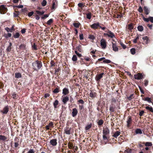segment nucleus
Instances as JSON below:
<instances>
[{
    "mask_svg": "<svg viewBox=\"0 0 153 153\" xmlns=\"http://www.w3.org/2000/svg\"><path fill=\"white\" fill-rule=\"evenodd\" d=\"M109 132V130L107 128H104L103 130V139L105 142L108 140V135Z\"/></svg>",
    "mask_w": 153,
    "mask_h": 153,
    "instance_id": "obj_1",
    "label": "nucleus"
},
{
    "mask_svg": "<svg viewBox=\"0 0 153 153\" xmlns=\"http://www.w3.org/2000/svg\"><path fill=\"white\" fill-rule=\"evenodd\" d=\"M32 66L33 68L36 70L40 69L42 66L41 62L37 60L33 63Z\"/></svg>",
    "mask_w": 153,
    "mask_h": 153,
    "instance_id": "obj_2",
    "label": "nucleus"
},
{
    "mask_svg": "<svg viewBox=\"0 0 153 153\" xmlns=\"http://www.w3.org/2000/svg\"><path fill=\"white\" fill-rule=\"evenodd\" d=\"M104 35L105 36H108L111 38H113L115 37L114 34L112 32L109 30H108L107 33H104Z\"/></svg>",
    "mask_w": 153,
    "mask_h": 153,
    "instance_id": "obj_3",
    "label": "nucleus"
},
{
    "mask_svg": "<svg viewBox=\"0 0 153 153\" xmlns=\"http://www.w3.org/2000/svg\"><path fill=\"white\" fill-rule=\"evenodd\" d=\"M100 45L102 49H105L106 46V42L105 39H102L100 41Z\"/></svg>",
    "mask_w": 153,
    "mask_h": 153,
    "instance_id": "obj_4",
    "label": "nucleus"
},
{
    "mask_svg": "<svg viewBox=\"0 0 153 153\" xmlns=\"http://www.w3.org/2000/svg\"><path fill=\"white\" fill-rule=\"evenodd\" d=\"M9 107L8 106H5L1 111L3 114H6L9 111Z\"/></svg>",
    "mask_w": 153,
    "mask_h": 153,
    "instance_id": "obj_5",
    "label": "nucleus"
},
{
    "mask_svg": "<svg viewBox=\"0 0 153 153\" xmlns=\"http://www.w3.org/2000/svg\"><path fill=\"white\" fill-rule=\"evenodd\" d=\"M134 78L135 79H140L143 78V75L141 74L138 73L137 74H135L134 76Z\"/></svg>",
    "mask_w": 153,
    "mask_h": 153,
    "instance_id": "obj_6",
    "label": "nucleus"
},
{
    "mask_svg": "<svg viewBox=\"0 0 153 153\" xmlns=\"http://www.w3.org/2000/svg\"><path fill=\"white\" fill-rule=\"evenodd\" d=\"M62 97H63L62 102L64 104H65L69 100V98L68 96H65L64 97L62 96Z\"/></svg>",
    "mask_w": 153,
    "mask_h": 153,
    "instance_id": "obj_7",
    "label": "nucleus"
},
{
    "mask_svg": "<svg viewBox=\"0 0 153 153\" xmlns=\"http://www.w3.org/2000/svg\"><path fill=\"white\" fill-rule=\"evenodd\" d=\"M100 26V23L99 22L94 23L91 25V27L94 29H96Z\"/></svg>",
    "mask_w": 153,
    "mask_h": 153,
    "instance_id": "obj_8",
    "label": "nucleus"
},
{
    "mask_svg": "<svg viewBox=\"0 0 153 153\" xmlns=\"http://www.w3.org/2000/svg\"><path fill=\"white\" fill-rule=\"evenodd\" d=\"M50 143L51 145L53 146H56L57 144V140L53 139L51 140L50 141Z\"/></svg>",
    "mask_w": 153,
    "mask_h": 153,
    "instance_id": "obj_9",
    "label": "nucleus"
},
{
    "mask_svg": "<svg viewBox=\"0 0 153 153\" xmlns=\"http://www.w3.org/2000/svg\"><path fill=\"white\" fill-rule=\"evenodd\" d=\"M71 128L66 127L64 128L65 133L67 134H71Z\"/></svg>",
    "mask_w": 153,
    "mask_h": 153,
    "instance_id": "obj_10",
    "label": "nucleus"
},
{
    "mask_svg": "<svg viewBox=\"0 0 153 153\" xmlns=\"http://www.w3.org/2000/svg\"><path fill=\"white\" fill-rule=\"evenodd\" d=\"M19 139L17 137L15 139V142L14 143V146L16 148L18 147L19 145Z\"/></svg>",
    "mask_w": 153,
    "mask_h": 153,
    "instance_id": "obj_11",
    "label": "nucleus"
},
{
    "mask_svg": "<svg viewBox=\"0 0 153 153\" xmlns=\"http://www.w3.org/2000/svg\"><path fill=\"white\" fill-rule=\"evenodd\" d=\"M78 113V111L76 108H74L73 109L72 112V116L74 117L76 116Z\"/></svg>",
    "mask_w": 153,
    "mask_h": 153,
    "instance_id": "obj_12",
    "label": "nucleus"
},
{
    "mask_svg": "<svg viewBox=\"0 0 153 153\" xmlns=\"http://www.w3.org/2000/svg\"><path fill=\"white\" fill-rule=\"evenodd\" d=\"M112 44L113 50L115 51H118V48L115 43H114L113 42L112 43Z\"/></svg>",
    "mask_w": 153,
    "mask_h": 153,
    "instance_id": "obj_13",
    "label": "nucleus"
},
{
    "mask_svg": "<svg viewBox=\"0 0 153 153\" xmlns=\"http://www.w3.org/2000/svg\"><path fill=\"white\" fill-rule=\"evenodd\" d=\"M69 93V91L68 89L65 88L62 90V94L64 95H66Z\"/></svg>",
    "mask_w": 153,
    "mask_h": 153,
    "instance_id": "obj_14",
    "label": "nucleus"
},
{
    "mask_svg": "<svg viewBox=\"0 0 153 153\" xmlns=\"http://www.w3.org/2000/svg\"><path fill=\"white\" fill-rule=\"evenodd\" d=\"M104 75V73H102L97 76H96V77L95 79L96 80L98 81L103 76V75Z\"/></svg>",
    "mask_w": 153,
    "mask_h": 153,
    "instance_id": "obj_15",
    "label": "nucleus"
},
{
    "mask_svg": "<svg viewBox=\"0 0 153 153\" xmlns=\"http://www.w3.org/2000/svg\"><path fill=\"white\" fill-rule=\"evenodd\" d=\"M144 40V43L147 44L149 42V39L147 36H145L142 38Z\"/></svg>",
    "mask_w": 153,
    "mask_h": 153,
    "instance_id": "obj_16",
    "label": "nucleus"
},
{
    "mask_svg": "<svg viewBox=\"0 0 153 153\" xmlns=\"http://www.w3.org/2000/svg\"><path fill=\"white\" fill-rule=\"evenodd\" d=\"M5 29L7 31V32H12L14 30V25H13L12 27L11 28H9L7 27Z\"/></svg>",
    "mask_w": 153,
    "mask_h": 153,
    "instance_id": "obj_17",
    "label": "nucleus"
},
{
    "mask_svg": "<svg viewBox=\"0 0 153 153\" xmlns=\"http://www.w3.org/2000/svg\"><path fill=\"white\" fill-rule=\"evenodd\" d=\"M89 96L91 98L95 97L96 96V93L94 92L91 91L89 94Z\"/></svg>",
    "mask_w": 153,
    "mask_h": 153,
    "instance_id": "obj_18",
    "label": "nucleus"
},
{
    "mask_svg": "<svg viewBox=\"0 0 153 153\" xmlns=\"http://www.w3.org/2000/svg\"><path fill=\"white\" fill-rule=\"evenodd\" d=\"M131 119L130 117H128V119L127 121V126L128 127H129L130 126V124H131Z\"/></svg>",
    "mask_w": 153,
    "mask_h": 153,
    "instance_id": "obj_19",
    "label": "nucleus"
},
{
    "mask_svg": "<svg viewBox=\"0 0 153 153\" xmlns=\"http://www.w3.org/2000/svg\"><path fill=\"white\" fill-rule=\"evenodd\" d=\"M115 105H112L110 106L109 110L113 112L115 110Z\"/></svg>",
    "mask_w": 153,
    "mask_h": 153,
    "instance_id": "obj_20",
    "label": "nucleus"
},
{
    "mask_svg": "<svg viewBox=\"0 0 153 153\" xmlns=\"http://www.w3.org/2000/svg\"><path fill=\"white\" fill-rule=\"evenodd\" d=\"M86 18L87 19H91L92 16L91 13V12H89L86 14Z\"/></svg>",
    "mask_w": 153,
    "mask_h": 153,
    "instance_id": "obj_21",
    "label": "nucleus"
},
{
    "mask_svg": "<svg viewBox=\"0 0 153 153\" xmlns=\"http://www.w3.org/2000/svg\"><path fill=\"white\" fill-rule=\"evenodd\" d=\"M120 134V131H116L113 135V136L115 138H117Z\"/></svg>",
    "mask_w": 153,
    "mask_h": 153,
    "instance_id": "obj_22",
    "label": "nucleus"
},
{
    "mask_svg": "<svg viewBox=\"0 0 153 153\" xmlns=\"http://www.w3.org/2000/svg\"><path fill=\"white\" fill-rule=\"evenodd\" d=\"M144 10L146 15H148L149 13V11L148 8L146 6H144Z\"/></svg>",
    "mask_w": 153,
    "mask_h": 153,
    "instance_id": "obj_23",
    "label": "nucleus"
},
{
    "mask_svg": "<svg viewBox=\"0 0 153 153\" xmlns=\"http://www.w3.org/2000/svg\"><path fill=\"white\" fill-rule=\"evenodd\" d=\"M36 13L37 14H38L40 16L42 15L45 13L44 11H38V10H36Z\"/></svg>",
    "mask_w": 153,
    "mask_h": 153,
    "instance_id": "obj_24",
    "label": "nucleus"
},
{
    "mask_svg": "<svg viewBox=\"0 0 153 153\" xmlns=\"http://www.w3.org/2000/svg\"><path fill=\"white\" fill-rule=\"evenodd\" d=\"M135 133L136 134H142V132L141 130L140 129H137L135 130Z\"/></svg>",
    "mask_w": 153,
    "mask_h": 153,
    "instance_id": "obj_25",
    "label": "nucleus"
},
{
    "mask_svg": "<svg viewBox=\"0 0 153 153\" xmlns=\"http://www.w3.org/2000/svg\"><path fill=\"white\" fill-rule=\"evenodd\" d=\"M7 9V8L3 5H1L0 6V10H2V11H5Z\"/></svg>",
    "mask_w": 153,
    "mask_h": 153,
    "instance_id": "obj_26",
    "label": "nucleus"
},
{
    "mask_svg": "<svg viewBox=\"0 0 153 153\" xmlns=\"http://www.w3.org/2000/svg\"><path fill=\"white\" fill-rule=\"evenodd\" d=\"M76 49L78 50V51L79 52H81L82 51V46L80 45H78L76 47Z\"/></svg>",
    "mask_w": 153,
    "mask_h": 153,
    "instance_id": "obj_27",
    "label": "nucleus"
},
{
    "mask_svg": "<svg viewBox=\"0 0 153 153\" xmlns=\"http://www.w3.org/2000/svg\"><path fill=\"white\" fill-rule=\"evenodd\" d=\"M73 25L76 28H78L79 27L80 24L79 22L74 23L73 24Z\"/></svg>",
    "mask_w": 153,
    "mask_h": 153,
    "instance_id": "obj_28",
    "label": "nucleus"
},
{
    "mask_svg": "<svg viewBox=\"0 0 153 153\" xmlns=\"http://www.w3.org/2000/svg\"><path fill=\"white\" fill-rule=\"evenodd\" d=\"M7 138L5 136L0 135V140L4 141L6 140Z\"/></svg>",
    "mask_w": 153,
    "mask_h": 153,
    "instance_id": "obj_29",
    "label": "nucleus"
},
{
    "mask_svg": "<svg viewBox=\"0 0 153 153\" xmlns=\"http://www.w3.org/2000/svg\"><path fill=\"white\" fill-rule=\"evenodd\" d=\"M58 101L57 100H55L53 103V106L55 108H57V105H58Z\"/></svg>",
    "mask_w": 153,
    "mask_h": 153,
    "instance_id": "obj_30",
    "label": "nucleus"
},
{
    "mask_svg": "<svg viewBox=\"0 0 153 153\" xmlns=\"http://www.w3.org/2000/svg\"><path fill=\"white\" fill-rule=\"evenodd\" d=\"M68 146L69 148L70 149H72L74 148L73 143H68Z\"/></svg>",
    "mask_w": 153,
    "mask_h": 153,
    "instance_id": "obj_31",
    "label": "nucleus"
},
{
    "mask_svg": "<svg viewBox=\"0 0 153 153\" xmlns=\"http://www.w3.org/2000/svg\"><path fill=\"white\" fill-rule=\"evenodd\" d=\"M146 109L147 110H149L152 112H153V109L152 107H150L149 106H146Z\"/></svg>",
    "mask_w": 153,
    "mask_h": 153,
    "instance_id": "obj_32",
    "label": "nucleus"
},
{
    "mask_svg": "<svg viewBox=\"0 0 153 153\" xmlns=\"http://www.w3.org/2000/svg\"><path fill=\"white\" fill-rule=\"evenodd\" d=\"M103 63H111V60L107 59H104V60H103Z\"/></svg>",
    "mask_w": 153,
    "mask_h": 153,
    "instance_id": "obj_33",
    "label": "nucleus"
},
{
    "mask_svg": "<svg viewBox=\"0 0 153 153\" xmlns=\"http://www.w3.org/2000/svg\"><path fill=\"white\" fill-rule=\"evenodd\" d=\"M21 75L20 73H18L15 74V77L16 78H19L21 77Z\"/></svg>",
    "mask_w": 153,
    "mask_h": 153,
    "instance_id": "obj_34",
    "label": "nucleus"
},
{
    "mask_svg": "<svg viewBox=\"0 0 153 153\" xmlns=\"http://www.w3.org/2000/svg\"><path fill=\"white\" fill-rule=\"evenodd\" d=\"M144 101H147L149 103L152 102V101L151 100V98L149 97H146L144 99Z\"/></svg>",
    "mask_w": 153,
    "mask_h": 153,
    "instance_id": "obj_35",
    "label": "nucleus"
},
{
    "mask_svg": "<svg viewBox=\"0 0 153 153\" xmlns=\"http://www.w3.org/2000/svg\"><path fill=\"white\" fill-rule=\"evenodd\" d=\"M116 100L114 98H113L111 100V103L112 105H114V104L116 103Z\"/></svg>",
    "mask_w": 153,
    "mask_h": 153,
    "instance_id": "obj_36",
    "label": "nucleus"
},
{
    "mask_svg": "<svg viewBox=\"0 0 153 153\" xmlns=\"http://www.w3.org/2000/svg\"><path fill=\"white\" fill-rule=\"evenodd\" d=\"M137 29L139 31H142L143 30V28L142 26H139L137 27Z\"/></svg>",
    "mask_w": 153,
    "mask_h": 153,
    "instance_id": "obj_37",
    "label": "nucleus"
},
{
    "mask_svg": "<svg viewBox=\"0 0 153 153\" xmlns=\"http://www.w3.org/2000/svg\"><path fill=\"white\" fill-rule=\"evenodd\" d=\"M152 143L150 142H146L145 144V145L146 146H152Z\"/></svg>",
    "mask_w": 153,
    "mask_h": 153,
    "instance_id": "obj_38",
    "label": "nucleus"
},
{
    "mask_svg": "<svg viewBox=\"0 0 153 153\" xmlns=\"http://www.w3.org/2000/svg\"><path fill=\"white\" fill-rule=\"evenodd\" d=\"M53 22V19H50L47 22V25H50Z\"/></svg>",
    "mask_w": 153,
    "mask_h": 153,
    "instance_id": "obj_39",
    "label": "nucleus"
},
{
    "mask_svg": "<svg viewBox=\"0 0 153 153\" xmlns=\"http://www.w3.org/2000/svg\"><path fill=\"white\" fill-rule=\"evenodd\" d=\"M130 51L131 52V53L133 54L134 55L135 53V50L134 48H132L131 49Z\"/></svg>",
    "mask_w": 153,
    "mask_h": 153,
    "instance_id": "obj_40",
    "label": "nucleus"
},
{
    "mask_svg": "<svg viewBox=\"0 0 153 153\" xmlns=\"http://www.w3.org/2000/svg\"><path fill=\"white\" fill-rule=\"evenodd\" d=\"M20 36V34L19 33H16L15 35H14L13 37L15 38H18Z\"/></svg>",
    "mask_w": 153,
    "mask_h": 153,
    "instance_id": "obj_41",
    "label": "nucleus"
},
{
    "mask_svg": "<svg viewBox=\"0 0 153 153\" xmlns=\"http://www.w3.org/2000/svg\"><path fill=\"white\" fill-rule=\"evenodd\" d=\"M47 1L45 0H43L41 3L42 5L43 6H45L46 5Z\"/></svg>",
    "mask_w": 153,
    "mask_h": 153,
    "instance_id": "obj_42",
    "label": "nucleus"
},
{
    "mask_svg": "<svg viewBox=\"0 0 153 153\" xmlns=\"http://www.w3.org/2000/svg\"><path fill=\"white\" fill-rule=\"evenodd\" d=\"M72 60L74 61H76L77 60V57L76 55H74L72 58Z\"/></svg>",
    "mask_w": 153,
    "mask_h": 153,
    "instance_id": "obj_43",
    "label": "nucleus"
},
{
    "mask_svg": "<svg viewBox=\"0 0 153 153\" xmlns=\"http://www.w3.org/2000/svg\"><path fill=\"white\" fill-rule=\"evenodd\" d=\"M91 124H90L87 126L85 128L86 130H88L91 127Z\"/></svg>",
    "mask_w": 153,
    "mask_h": 153,
    "instance_id": "obj_44",
    "label": "nucleus"
},
{
    "mask_svg": "<svg viewBox=\"0 0 153 153\" xmlns=\"http://www.w3.org/2000/svg\"><path fill=\"white\" fill-rule=\"evenodd\" d=\"M143 20L146 22H148L149 21V17L148 18H145L144 17H143Z\"/></svg>",
    "mask_w": 153,
    "mask_h": 153,
    "instance_id": "obj_45",
    "label": "nucleus"
},
{
    "mask_svg": "<svg viewBox=\"0 0 153 153\" xmlns=\"http://www.w3.org/2000/svg\"><path fill=\"white\" fill-rule=\"evenodd\" d=\"M103 123V121L102 120H100L98 123V125L99 126H101Z\"/></svg>",
    "mask_w": 153,
    "mask_h": 153,
    "instance_id": "obj_46",
    "label": "nucleus"
},
{
    "mask_svg": "<svg viewBox=\"0 0 153 153\" xmlns=\"http://www.w3.org/2000/svg\"><path fill=\"white\" fill-rule=\"evenodd\" d=\"M12 36V34L10 33H8L7 34H5V37L6 38L10 37Z\"/></svg>",
    "mask_w": 153,
    "mask_h": 153,
    "instance_id": "obj_47",
    "label": "nucleus"
},
{
    "mask_svg": "<svg viewBox=\"0 0 153 153\" xmlns=\"http://www.w3.org/2000/svg\"><path fill=\"white\" fill-rule=\"evenodd\" d=\"M133 28V27L132 24H129L128 25V29L130 30H131Z\"/></svg>",
    "mask_w": 153,
    "mask_h": 153,
    "instance_id": "obj_48",
    "label": "nucleus"
},
{
    "mask_svg": "<svg viewBox=\"0 0 153 153\" xmlns=\"http://www.w3.org/2000/svg\"><path fill=\"white\" fill-rule=\"evenodd\" d=\"M78 6L81 8L84 6V4L82 3H79L78 4Z\"/></svg>",
    "mask_w": 153,
    "mask_h": 153,
    "instance_id": "obj_49",
    "label": "nucleus"
},
{
    "mask_svg": "<svg viewBox=\"0 0 153 153\" xmlns=\"http://www.w3.org/2000/svg\"><path fill=\"white\" fill-rule=\"evenodd\" d=\"M27 153H35V151L33 149H30Z\"/></svg>",
    "mask_w": 153,
    "mask_h": 153,
    "instance_id": "obj_50",
    "label": "nucleus"
},
{
    "mask_svg": "<svg viewBox=\"0 0 153 153\" xmlns=\"http://www.w3.org/2000/svg\"><path fill=\"white\" fill-rule=\"evenodd\" d=\"M59 88H56L53 91V92L54 93H57L59 92Z\"/></svg>",
    "mask_w": 153,
    "mask_h": 153,
    "instance_id": "obj_51",
    "label": "nucleus"
},
{
    "mask_svg": "<svg viewBox=\"0 0 153 153\" xmlns=\"http://www.w3.org/2000/svg\"><path fill=\"white\" fill-rule=\"evenodd\" d=\"M78 102L82 104H83L84 102L83 100L82 99L79 100L78 101Z\"/></svg>",
    "mask_w": 153,
    "mask_h": 153,
    "instance_id": "obj_52",
    "label": "nucleus"
},
{
    "mask_svg": "<svg viewBox=\"0 0 153 153\" xmlns=\"http://www.w3.org/2000/svg\"><path fill=\"white\" fill-rule=\"evenodd\" d=\"M120 44L123 48L125 49L126 48V46L122 42H120Z\"/></svg>",
    "mask_w": 153,
    "mask_h": 153,
    "instance_id": "obj_53",
    "label": "nucleus"
},
{
    "mask_svg": "<svg viewBox=\"0 0 153 153\" xmlns=\"http://www.w3.org/2000/svg\"><path fill=\"white\" fill-rule=\"evenodd\" d=\"M89 38L90 39L94 40L95 39V37L93 35H90L89 36Z\"/></svg>",
    "mask_w": 153,
    "mask_h": 153,
    "instance_id": "obj_54",
    "label": "nucleus"
},
{
    "mask_svg": "<svg viewBox=\"0 0 153 153\" xmlns=\"http://www.w3.org/2000/svg\"><path fill=\"white\" fill-rule=\"evenodd\" d=\"M138 11L140 13H142L143 12V10L142 8L141 7V6L139 7L138 8Z\"/></svg>",
    "mask_w": 153,
    "mask_h": 153,
    "instance_id": "obj_55",
    "label": "nucleus"
},
{
    "mask_svg": "<svg viewBox=\"0 0 153 153\" xmlns=\"http://www.w3.org/2000/svg\"><path fill=\"white\" fill-rule=\"evenodd\" d=\"M11 49V47L8 46L6 49V50L8 52H10Z\"/></svg>",
    "mask_w": 153,
    "mask_h": 153,
    "instance_id": "obj_56",
    "label": "nucleus"
},
{
    "mask_svg": "<svg viewBox=\"0 0 153 153\" xmlns=\"http://www.w3.org/2000/svg\"><path fill=\"white\" fill-rule=\"evenodd\" d=\"M49 16V15L48 14H45V15L43 16H42L41 18L42 19H44L45 18H46L47 17H48Z\"/></svg>",
    "mask_w": 153,
    "mask_h": 153,
    "instance_id": "obj_57",
    "label": "nucleus"
},
{
    "mask_svg": "<svg viewBox=\"0 0 153 153\" xmlns=\"http://www.w3.org/2000/svg\"><path fill=\"white\" fill-rule=\"evenodd\" d=\"M17 95L16 94L13 93L12 94V97L13 99L16 98L17 97Z\"/></svg>",
    "mask_w": 153,
    "mask_h": 153,
    "instance_id": "obj_58",
    "label": "nucleus"
},
{
    "mask_svg": "<svg viewBox=\"0 0 153 153\" xmlns=\"http://www.w3.org/2000/svg\"><path fill=\"white\" fill-rule=\"evenodd\" d=\"M33 13H34L33 11H31L28 13V15L29 17H30L33 14Z\"/></svg>",
    "mask_w": 153,
    "mask_h": 153,
    "instance_id": "obj_59",
    "label": "nucleus"
},
{
    "mask_svg": "<svg viewBox=\"0 0 153 153\" xmlns=\"http://www.w3.org/2000/svg\"><path fill=\"white\" fill-rule=\"evenodd\" d=\"M79 37L80 40H82L83 39V34H80L79 36Z\"/></svg>",
    "mask_w": 153,
    "mask_h": 153,
    "instance_id": "obj_60",
    "label": "nucleus"
},
{
    "mask_svg": "<svg viewBox=\"0 0 153 153\" xmlns=\"http://www.w3.org/2000/svg\"><path fill=\"white\" fill-rule=\"evenodd\" d=\"M133 95V94H131L130 96L128 97V99L129 100H131L132 99V97Z\"/></svg>",
    "mask_w": 153,
    "mask_h": 153,
    "instance_id": "obj_61",
    "label": "nucleus"
},
{
    "mask_svg": "<svg viewBox=\"0 0 153 153\" xmlns=\"http://www.w3.org/2000/svg\"><path fill=\"white\" fill-rule=\"evenodd\" d=\"M148 84V80H144V85L145 86H147Z\"/></svg>",
    "mask_w": 153,
    "mask_h": 153,
    "instance_id": "obj_62",
    "label": "nucleus"
},
{
    "mask_svg": "<svg viewBox=\"0 0 153 153\" xmlns=\"http://www.w3.org/2000/svg\"><path fill=\"white\" fill-rule=\"evenodd\" d=\"M149 21L152 23H153V17H149Z\"/></svg>",
    "mask_w": 153,
    "mask_h": 153,
    "instance_id": "obj_63",
    "label": "nucleus"
},
{
    "mask_svg": "<svg viewBox=\"0 0 153 153\" xmlns=\"http://www.w3.org/2000/svg\"><path fill=\"white\" fill-rule=\"evenodd\" d=\"M84 106L83 105H79V108L80 110H81L83 108Z\"/></svg>",
    "mask_w": 153,
    "mask_h": 153,
    "instance_id": "obj_64",
    "label": "nucleus"
}]
</instances>
